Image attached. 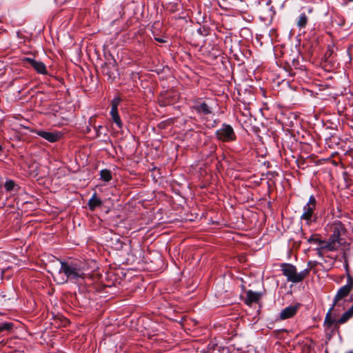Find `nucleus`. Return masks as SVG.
<instances>
[{
  "label": "nucleus",
  "instance_id": "28",
  "mask_svg": "<svg viewBox=\"0 0 353 353\" xmlns=\"http://www.w3.org/2000/svg\"><path fill=\"white\" fill-rule=\"evenodd\" d=\"M322 250H325V248H321V245H320V248L316 249L317 254H318V256H319L321 257L323 256Z\"/></svg>",
  "mask_w": 353,
  "mask_h": 353
},
{
  "label": "nucleus",
  "instance_id": "8",
  "mask_svg": "<svg viewBox=\"0 0 353 353\" xmlns=\"http://www.w3.org/2000/svg\"><path fill=\"white\" fill-rule=\"evenodd\" d=\"M101 72L103 74L108 77V79L113 81L117 77V69L114 64L105 63L101 66Z\"/></svg>",
  "mask_w": 353,
  "mask_h": 353
},
{
  "label": "nucleus",
  "instance_id": "7",
  "mask_svg": "<svg viewBox=\"0 0 353 353\" xmlns=\"http://www.w3.org/2000/svg\"><path fill=\"white\" fill-rule=\"evenodd\" d=\"M22 61L24 63H29L38 73L41 74H47L46 65L42 61H37L30 57H25Z\"/></svg>",
  "mask_w": 353,
  "mask_h": 353
},
{
  "label": "nucleus",
  "instance_id": "4",
  "mask_svg": "<svg viewBox=\"0 0 353 353\" xmlns=\"http://www.w3.org/2000/svg\"><path fill=\"white\" fill-rule=\"evenodd\" d=\"M316 207V201L315 197L312 195L309 198V201L306 205L303 207V213L301 216V219L306 221L307 225H310L312 221L314 214V210Z\"/></svg>",
  "mask_w": 353,
  "mask_h": 353
},
{
  "label": "nucleus",
  "instance_id": "23",
  "mask_svg": "<svg viewBox=\"0 0 353 353\" xmlns=\"http://www.w3.org/2000/svg\"><path fill=\"white\" fill-rule=\"evenodd\" d=\"M14 185L15 183L13 181L10 180L5 183L4 188L7 191H11L13 190Z\"/></svg>",
  "mask_w": 353,
  "mask_h": 353
},
{
  "label": "nucleus",
  "instance_id": "18",
  "mask_svg": "<svg viewBox=\"0 0 353 353\" xmlns=\"http://www.w3.org/2000/svg\"><path fill=\"white\" fill-rule=\"evenodd\" d=\"M310 243H316L321 245V248H324L323 246L327 243V241L321 240L316 237V235H312L307 239Z\"/></svg>",
  "mask_w": 353,
  "mask_h": 353
},
{
  "label": "nucleus",
  "instance_id": "19",
  "mask_svg": "<svg viewBox=\"0 0 353 353\" xmlns=\"http://www.w3.org/2000/svg\"><path fill=\"white\" fill-rule=\"evenodd\" d=\"M100 176L101 179L105 182L110 181L112 178L111 172L107 169L101 170Z\"/></svg>",
  "mask_w": 353,
  "mask_h": 353
},
{
  "label": "nucleus",
  "instance_id": "13",
  "mask_svg": "<svg viewBox=\"0 0 353 353\" xmlns=\"http://www.w3.org/2000/svg\"><path fill=\"white\" fill-rule=\"evenodd\" d=\"M334 307H333V305H332L325 315L324 324L325 325H327L328 327H330L333 325H334L335 327H338L339 325H336V320L333 319L331 317L332 311L334 310Z\"/></svg>",
  "mask_w": 353,
  "mask_h": 353
},
{
  "label": "nucleus",
  "instance_id": "24",
  "mask_svg": "<svg viewBox=\"0 0 353 353\" xmlns=\"http://www.w3.org/2000/svg\"><path fill=\"white\" fill-rule=\"evenodd\" d=\"M115 241L116 243L113 244L114 248L118 250H121L123 247V243L119 238Z\"/></svg>",
  "mask_w": 353,
  "mask_h": 353
},
{
  "label": "nucleus",
  "instance_id": "14",
  "mask_svg": "<svg viewBox=\"0 0 353 353\" xmlns=\"http://www.w3.org/2000/svg\"><path fill=\"white\" fill-rule=\"evenodd\" d=\"M102 205V201L101 199L97 197L96 193L92 196V198L88 201V205L90 210H94L96 208L100 207Z\"/></svg>",
  "mask_w": 353,
  "mask_h": 353
},
{
  "label": "nucleus",
  "instance_id": "22",
  "mask_svg": "<svg viewBox=\"0 0 353 353\" xmlns=\"http://www.w3.org/2000/svg\"><path fill=\"white\" fill-rule=\"evenodd\" d=\"M111 119L112 121L117 125L119 128H121L123 126V123L121 120V118L119 114L111 115Z\"/></svg>",
  "mask_w": 353,
  "mask_h": 353
},
{
  "label": "nucleus",
  "instance_id": "27",
  "mask_svg": "<svg viewBox=\"0 0 353 353\" xmlns=\"http://www.w3.org/2000/svg\"><path fill=\"white\" fill-rule=\"evenodd\" d=\"M119 114L118 108L111 106L110 115Z\"/></svg>",
  "mask_w": 353,
  "mask_h": 353
},
{
  "label": "nucleus",
  "instance_id": "10",
  "mask_svg": "<svg viewBox=\"0 0 353 353\" xmlns=\"http://www.w3.org/2000/svg\"><path fill=\"white\" fill-rule=\"evenodd\" d=\"M299 307V304L295 305H290L284 308L280 313V319L285 320L293 317L296 314Z\"/></svg>",
  "mask_w": 353,
  "mask_h": 353
},
{
  "label": "nucleus",
  "instance_id": "3",
  "mask_svg": "<svg viewBox=\"0 0 353 353\" xmlns=\"http://www.w3.org/2000/svg\"><path fill=\"white\" fill-rule=\"evenodd\" d=\"M281 268L283 274L287 278V281L294 283L303 281L308 276L307 270L297 272L296 268L290 263H282Z\"/></svg>",
  "mask_w": 353,
  "mask_h": 353
},
{
  "label": "nucleus",
  "instance_id": "20",
  "mask_svg": "<svg viewBox=\"0 0 353 353\" xmlns=\"http://www.w3.org/2000/svg\"><path fill=\"white\" fill-rule=\"evenodd\" d=\"M174 97V96L173 95V97ZM161 97L163 98V99H159V103H160L161 105L165 106L166 105L170 104L172 102L170 100V98L172 97V96H171L170 93H166L165 94H161Z\"/></svg>",
  "mask_w": 353,
  "mask_h": 353
},
{
  "label": "nucleus",
  "instance_id": "11",
  "mask_svg": "<svg viewBox=\"0 0 353 353\" xmlns=\"http://www.w3.org/2000/svg\"><path fill=\"white\" fill-rule=\"evenodd\" d=\"M37 134L50 143L59 141L61 137V134L59 132H51L43 130L37 131Z\"/></svg>",
  "mask_w": 353,
  "mask_h": 353
},
{
  "label": "nucleus",
  "instance_id": "2",
  "mask_svg": "<svg viewBox=\"0 0 353 353\" xmlns=\"http://www.w3.org/2000/svg\"><path fill=\"white\" fill-rule=\"evenodd\" d=\"M330 232L331 234L327 241V243L323 248L328 251L338 250L344 243L341 236L345 233L346 229L340 221H335L330 225Z\"/></svg>",
  "mask_w": 353,
  "mask_h": 353
},
{
  "label": "nucleus",
  "instance_id": "21",
  "mask_svg": "<svg viewBox=\"0 0 353 353\" xmlns=\"http://www.w3.org/2000/svg\"><path fill=\"white\" fill-rule=\"evenodd\" d=\"M14 324L10 322H6L0 324V334L5 331H10L12 330Z\"/></svg>",
  "mask_w": 353,
  "mask_h": 353
},
{
  "label": "nucleus",
  "instance_id": "15",
  "mask_svg": "<svg viewBox=\"0 0 353 353\" xmlns=\"http://www.w3.org/2000/svg\"><path fill=\"white\" fill-rule=\"evenodd\" d=\"M308 22V17L305 13L303 12L300 14L297 19L296 26L299 29L305 28Z\"/></svg>",
  "mask_w": 353,
  "mask_h": 353
},
{
  "label": "nucleus",
  "instance_id": "29",
  "mask_svg": "<svg viewBox=\"0 0 353 353\" xmlns=\"http://www.w3.org/2000/svg\"><path fill=\"white\" fill-rule=\"evenodd\" d=\"M102 128V126H101V125H99L98 127V128H95V130H96V133H97V134H96L97 137H99L100 136V132H99L100 129L99 128Z\"/></svg>",
  "mask_w": 353,
  "mask_h": 353
},
{
  "label": "nucleus",
  "instance_id": "5",
  "mask_svg": "<svg viewBox=\"0 0 353 353\" xmlns=\"http://www.w3.org/2000/svg\"><path fill=\"white\" fill-rule=\"evenodd\" d=\"M215 134L218 139L224 142L233 141L236 139L232 127L225 123L223 124L222 127L216 130Z\"/></svg>",
  "mask_w": 353,
  "mask_h": 353
},
{
  "label": "nucleus",
  "instance_id": "26",
  "mask_svg": "<svg viewBox=\"0 0 353 353\" xmlns=\"http://www.w3.org/2000/svg\"><path fill=\"white\" fill-rule=\"evenodd\" d=\"M121 101V99L120 97H115L111 101V106L118 108Z\"/></svg>",
  "mask_w": 353,
  "mask_h": 353
},
{
  "label": "nucleus",
  "instance_id": "17",
  "mask_svg": "<svg viewBox=\"0 0 353 353\" xmlns=\"http://www.w3.org/2000/svg\"><path fill=\"white\" fill-rule=\"evenodd\" d=\"M181 8V5L179 2H170L166 6V10L170 13L178 12Z\"/></svg>",
  "mask_w": 353,
  "mask_h": 353
},
{
  "label": "nucleus",
  "instance_id": "6",
  "mask_svg": "<svg viewBox=\"0 0 353 353\" xmlns=\"http://www.w3.org/2000/svg\"><path fill=\"white\" fill-rule=\"evenodd\" d=\"M352 289L353 278L350 274H347V283L339 289L334 298L333 304L332 305L335 307L339 301L348 296Z\"/></svg>",
  "mask_w": 353,
  "mask_h": 353
},
{
  "label": "nucleus",
  "instance_id": "32",
  "mask_svg": "<svg viewBox=\"0 0 353 353\" xmlns=\"http://www.w3.org/2000/svg\"><path fill=\"white\" fill-rule=\"evenodd\" d=\"M350 1H353V0H349Z\"/></svg>",
  "mask_w": 353,
  "mask_h": 353
},
{
  "label": "nucleus",
  "instance_id": "30",
  "mask_svg": "<svg viewBox=\"0 0 353 353\" xmlns=\"http://www.w3.org/2000/svg\"><path fill=\"white\" fill-rule=\"evenodd\" d=\"M157 39L158 41H159V42H163V41L162 39Z\"/></svg>",
  "mask_w": 353,
  "mask_h": 353
},
{
  "label": "nucleus",
  "instance_id": "16",
  "mask_svg": "<svg viewBox=\"0 0 353 353\" xmlns=\"http://www.w3.org/2000/svg\"><path fill=\"white\" fill-rule=\"evenodd\" d=\"M352 316L353 314L348 310L344 312L339 319L336 320V325H342L346 323Z\"/></svg>",
  "mask_w": 353,
  "mask_h": 353
},
{
  "label": "nucleus",
  "instance_id": "9",
  "mask_svg": "<svg viewBox=\"0 0 353 353\" xmlns=\"http://www.w3.org/2000/svg\"><path fill=\"white\" fill-rule=\"evenodd\" d=\"M192 108L200 114L208 115L212 114V107L208 104L205 101L200 102L199 101H195L192 106Z\"/></svg>",
  "mask_w": 353,
  "mask_h": 353
},
{
  "label": "nucleus",
  "instance_id": "25",
  "mask_svg": "<svg viewBox=\"0 0 353 353\" xmlns=\"http://www.w3.org/2000/svg\"><path fill=\"white\" fill-rule=\"evenodd\" d=\"M318 264V262L316 261H309L307 262V268L305 270H308V274H310V270L314 268L315 266H316Z\"/></svg>",
  "mask_w": 353,
  "mask_h": 353
},
{
  "label": "nucleus",
  "instance_id": "1",
  "mask_svg": "<svg viewBox=\"0 0 353 353\" xmlns=\"http://www.w3.org/2000/svg\"><path fill=\"white\" fill-rule=\"evenodd\" d=\"M85 275L83 267L79 263L61 261V268L54 278L60 283L68 281L77 283L80 279H84Z\"/></svg>",
  "mask_w": 353,
  "mask_h": 353
},
{
  "label": "nucleus",
  "instance_id": "31",
  "mask_svg": "<svg viewBox=\"0 0 353 353\" xmlns=\"http://www.w3.org/2000/svg\"><path fill=\"white\" fill-rule=\"evenodd\" d=\"M1 150H2V147H1V145H0V151H1Z\"/></svg>",
  "mask_w": 353,
  "mask_h": 353
},
{
  "label": "nucleus",
  "instance_id": "12",
  "mask_svg": "<svg viewBox=\"0 0 353 353\" xmlns=\"http://www.w3.org/2000/svg\"><path fill=\"white\" fill-rule=\"evenodd\" d=\"M261 298V293L248 290L246 292V299L245 303L248 305H251L252 303H256Z\"/></svg>",
  "mask_w": 353,
  "mask_h": 353
}]
</instances>
